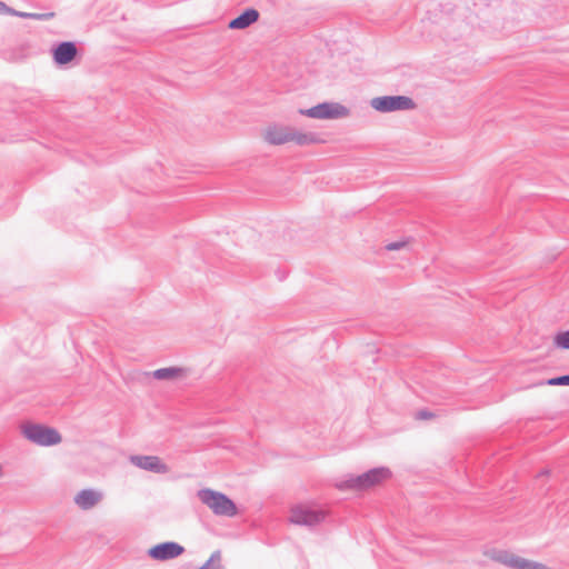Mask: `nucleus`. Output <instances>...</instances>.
<instances>
[{
  "mask_svg": "<svg viewBox=\"0 0 569 569\" xmlns=\"http://www.w3.org/2000/svg\"><path fill=\"white\" fill-rule=\"evenodd\" d=\"M540 385H543V382H541ZM545 385H548V386H569V375L550 378V379H548L545 382Z\"/></svg>",
  "mask_w": 569,
  "mask_h": 569,
  "instance_id": "6ab92c4d",
  "label": "nucleus"
},
{
  "mask_svg": "<svg viewBox=\"0 0 569 569\" xmlns=\"http://www.w3.org/2000/svg\"><path fill=\"white\" fill-rule=\"evenodd\" d=\"M198 569H222L221 551H213L210 558Z\"/></svg>",
  "mask_w": 569,
  "mask_h": 569,
  "instance_id": "dca6fc26",
  "label": "nucleus"
},
{
  "mask_svg": "<svg viewBox=\"0 0 569 569\" xmlns=\"http://www.w3.org/2000/svg\"><path fill=\"white\" fill-rule=\"evenodd\" d=\"M469 31V26L463 21H453L446 28V40L456 41Z\"/></svg>",
  "mask_w": 569,
  "mask_h": 569,
  "instance_id": "4468645a",
  "label": "nucleus"
},
{
  "mask_svg": "<svg viewBox=\"0 0 569 569\" xmlns=\"http://www.w3.org/2000/svg\"><path fill=\"white\" fill-rule=\"evenodd\" d=\"M370 106L379 112L406 111L416 108L415 101L407 96H382L371 99Z\"/></svg>",
  "mask_w": 569,
  "mask_h": 569,
  "instance_id": "20e7f679",
  "label": "nucleus"
},
{
  "mask_svg": "<svg viewBox=\"0 0 569 569\" xmlns=\"http://www.w3.org/2000/svg\"><path fill=\"white\" fill-rule=\"evenodd\" d=\"M19 17L24 19H33V20H50L54 17L53 12L47 13H34V12H23L19 13Z\"/></svg>",
  "mask_w": 569,
  "mask_h": 569,
  "instance_id": "a211bd4d",
  "label": "nucleus"
},
{
  "mask_svg": "<svg viewBox=\"0 0 569 569\" xmlns=\"http://www.w3.org/2000/svg\"><path fill=\"white\" fill-rule=\"evenodd\" d=\"M290 142L298 146H310L321 142V138L316 132H302L292 127Z\"/></svg>",
  "mask_w": 569,
  "mask_h": 569,
  "instance_id": "ddd939ff",
  "label": "nucleus"
},
{
  "mask_svg": "<svg viewBox=\"0 0 569 569\" xmlns=\"http://www.w3.org/2000/svg\"><path fill=\"white\" fill-rule=\"evenodd\" d=\"M184 370L178 367L160 368L152 372V376L157 380H174L182 377Z\"/></svg>",
  "mask_w": 569,
  "mask_h": 569,
  "instance_id": "2eb2a0df",
  "label": "nucleus"
},
{
  "mask_svg": "<svg viewBox=\"0 0 569 569\" xmlns=\"http://www.w3.org/2000/svg\"><path fill=\"white\" fill-rule=\"evenodd\" d=\"M390 477V471L388 468H373L362 475L352 476L349 479L342 481L338 485L339 489H356V490H366L369 489L385 479Z\"/></svg>",
  "mask_w": 569,
  "mask_h": 569,
  "instance_id": "f03ea898",
  "label": "nucleus"
},
{
  "mask_svg": "<svg viewBox=\"0 0 569 569\" xmlns=\"http://www.w3.org/2000/svg\"><path fill=\"white\" fill-rule=\"evenodd\" d=\"M292 127L282 123H270L263 132V140L271 146H281L290 142Z\"/></svg>",
  "mask_w": 569,
  "mask_h": 569,
  "instance_id": "0eeeda50",
  "label": "nucleus"
},
{
  "mask_svg": "<svg viewBox=\"0 0 569 569\" xmlns=\"http://www.w3.org/2000/svg\"><path fill=\"white\" fill-rule=\"evenodd\" d=\"M405 246H406L405 241H396V242L388 243L386 246V249L389 251H393V250H399V249L403 248Z\"/></svg>",
  "mask_w": 569,
  "mask_h": 569,
  "instance_id": "aec40b11",
  "label": "nucleus"
},
{
  "mask_svg": "<svg viewBox=\"0 0 569 569\" xmlns=\"http://www.w3.org/2000/svg\"><path fill=\"white\" fill-rule=\"evenodd\" d=\"M541 475H548V470L542 471Z\"/></svg>",
  "mask_w": 569,
  "mask_h": 569,
  "instance_id": "393cba45",
  "label": "nucleus"
},
{
  "mask_svg": "<svg viewBox=\"0 0 569 569\" xmlns=\"http://www.w3.org/2000/svg\"><path fill=\"white\" fill-rule=\"evenodd\" d=\"M3 472H2V466L0 465V478L2 477Z\"/></svg>",
  "mask_w": 569,
  "mask_h": 569,
  "instance_id": "b1692460",
  "label": "nucleus"
},
{
  "mask_svg": "<svg viewBox=\"0 0 569 569\" xmlns=\"http://www.w3.org/2000/svg\"><path fill=\"white\" fill-rule=\"evenodd\" d=\"M553 345L560 349H569V329L558 332L553 338Z\"/></svg>",
  "mask_w": 569,
  "mask_h": 569,
  "instance_id": "f3484780",
  "label": "nucleus"
},
{
  "mask_svg": "<svg viewBox=\"0 0 569 569\" xmlns=\"http://www.w3.org/2000/svg\"><path fill=\"white\" fill-rule=\"evenodd\" d=\"M3 13H8V14H11V16L19 17V13H22V12L21 11H16L14 9H11V8L8 7V9L3 11Z\"/></svg>",
  "mask_w": 569,
  "mask_h": 569,
  "instance_id": "4be33fe9",
  "label": "nucleus"
},
{
  "mask_svg": "<svg viewBox=\"0 0 569 569\" xmlns=\"http://www.w3.org/2000/svg\"><path fill=\"white\" fill-rule=\"evenodd\" d=\"M103 500V492L97 489H82L73 498L81 510H90Z\"/></svg>",
  "mask_w": 569,
  "mask_h": 569,
  "instance_id": "9d476101",
  "label": "nucleus"
},
{
  "mask_svg": "<svg viewBox=\"0 0 569 569\" xmlns=\"http://www.w3.org/2000/svg\"><path fill=\"white\" fill-rule=\"evenodd\" d=\"M129 461L140 469L151 471L154 473H167L169 472V467L162 462V460L157 456H140L133 455L130 456Z\"/></svg>",
  "mask_w": 569,
  "mask_h": 569,
  "instance_id": "1a4fd4ad",
  "label": "nucleus"
},
{
  "mask_svg": "<svg viewBox=\"0 0 569 569\" xmlns=\"http://www.w3.org/2000/svg\"><path fill=\"white\" fill-rule=\"evenodd\" d=\"M77 52L78 50L73 42H61L53 50V59L58 64H67L76 58Z\"/></svg>",
  "mask_w": 569,
  "mask_h": 569,
  "instance_id": "9b49d317",
  "label": "nucleus"
},
{
  "mask_svg": "<svg viewBox=\"0 0 569 569\" xmlns=\"http://www.w3.org/2000/svg\"><path fill=\"white\" fill-rule=\"evenodd\" d=\"M197 497L202 505L208 507L218 517L232 518L238 515L236 503L220 491L203 488L197 491Z\"/></svg>",
  "mask_w": 569,
  "mask_h": 569,
  "instance_id": "f257e3e1",
  "label": "nucleus"
},
{
  "mask_svg": "<svg viewBox=\"0 0 569 569\" xmlns=\"http://www.w3.org/2000/svg\"><path fill=\"white\" fill-rule=\"evenodd\" d=\"M22 435L31 442L38 446H53L61 442L62 438L60 433L50 427L37 425V423H26L22 426Z\"/></svg>",
  "mask_w": 569,
  "mask_h": 569,
  "instance_id": "7ed1b4c3",
  "label": "nucleus"
},
{
  "mask_svg": "<svg viewBox=\"0 0 569 569\" xmlns=\"http://www.w3.org/2000/svg\"><path fill=\"white\" fill-rule=\"evenodd\" d=\"M432 416H433V415H432L431 412L426 411V410H421V411H419V412L417 413V417H418L419 419H429V418H431Z\"/></svg>",
  "mask_w": 569,
  "mask_h": 569,
  "instance_id": "412c9836",
  "label": "nucleus"
},
{
  "mask_svg": "<svg viewBox=\"0 0 569 569\" xmlns=\"http://www.w3.org/2000/svg\"><path fill=\"white\" fill-rule=\"evenodd\" d=\"M7 9H8V6L4 2L0 1V12L3 13V11Z\"/></svg>",
  "mask_w": 569,
  "mask_h": 569,
  "instance_id": "5701e85b",
  "label": "nucleus"
},
{
  "mask_svg": "<svg viewBox=\"0 0 569 569\" xmlns=\"http://www.w3.org/2000/svg\"><path fill=\"white\" fill-rule=\"evenodd\" d=\"M299 113L313 119H339L349 116V109L337 102H323L309 109H300Z\"/></svg>",
  "mask_w": 569,
  "mask_h": 569,
  "instance_id": "39448f33",
  "label": "nucleus"
},
{
  "mask_svg": "<svg viewBox=\"0 0 569 569\" xmlns=\"http://www.w3.org/2000/svg\"><path fill=\"white\" fill-rule=\"evenodd\" d=\"M184 552V548L174 541H167L150 548L148 555L156 560L166 561L174 559Z\"/></svg>",
  "mask_w": 569,
  "mask_h": 569,
  "instance_id": "6e6552de",
  "label": "nucleus"
},
{
  "mask_svg": "<svg viewBox=\"0 0 569 569\" xmlns=\"http://www.w3.org/2000/svg\"><path fill=\"white\" fill-rule=\"evenodd\" d=\"M325 517L326 513L323 510L305 505H297L291 508L289 520L295 525L313 527L323 521Z\"/></svg>",
  "mask_w": 569,
  "mask_h": 569,
  "instance_id": "423d86ee",
  "label": "nucleus"
},
{
  "mask_svg": "<svg viewBox=\"0 0 569 569\" xmlns=\"http://www.w3.org/2000/svg\"><path fill=\"white\" fill-rule=\"evenodd\" d=\"M259 19V12L256 9H247L237 18L229 22V28L233 30L246 29Z\"/></svg>",
  "mask_w": 569,
  "mask_h": 569,
  "instance_id": "f8f14e48",
  "label": "nucleus"
}]
</instances>
